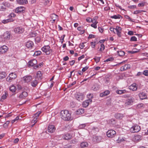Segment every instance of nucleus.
I'll return each instance as SVG.
<instances>
[{"mask_svg":"<svg viewBox=\"0 0 148 148\" xmlns=\"http://www.w3.org/2000/svg\"><path fill=\"white\" fill-rule=\"evenodd\" d=\"M60 116L62 119L64 121H69L71 118V114L66 110H62L61 111Z\"/></svg>","mask_w":148,"mask_h":148,"instance_id":"f257e3e1","label":"nucleus"},{"mask_svg":"<svg viewBox=\"0 0 148 148\" xmlns=\"http://www.w3.org/2000/svg\"><path fill=\"white\" fill-rule=\"evenodd\" d=\"M41 49L47 55L50 54L52 51V50L50 49V47L48 45L44 46L41 48Z\"/></svg>","mask_w":148,"mask_h":148,"instance_id":"f03ea898","label":"nucleus"},{"mask_svg":"<svg viewBox=\"0 0 148 148\" xmlns=\"http://www.w3.org/2000/svg\"><path fill=\"white\" fill-rule=\"evenodd\" d=\"M17 77V75L15 73H12L9 74V76L6 78V81L11 82L15 79Z\"/></svg>","mask_w":148,"mask_h":148,"instance_id":"7ed1b4c3","label":"nucleus"},{"mask_svg":"<svg viewBox=\"0 0 148 148\" xmlns=\"http://www.w3.org/2000/svg\"><path fill=\"white\" fill-rule=\"evenodd\" d=\"M140 126L136 124H134L130 128V132L132 133L137 132L140 130Z\"/></svg>","mask_w":148,"mask_h":148,"instance_id":"20e7f679","label":"nucleus"},{"mask_svg":"<svg viewBox=\"0 0 148 148\" xmlns=\"http://www.w3.org/2000/svg\"><path fill=\"white\" fill-rule=\"evenodd\" d=\"M116 132L113 130H110L107 132V136L108 137L112 138L116 134Z\"/></svg>","mask_w":148,"mask_h":148,"instance_id":"39448f33","label":"nucleus"},{"mask_svg":"<svg viewBox=\"0 0 148 148\" xmlns=\"http://www.w3.org/2000/svg\"><path fill=\"white\" fill-rule=\"evenodd\" d=\"M75 97L77 100L80 101L84 99V96L83 93L77 92L76 94Z\"/></svg>","mask_w":148,"mask_h":148,"instance_id":"423d86ee","label":"nucleus"},{"mask_svg":"<svg viewBox=\"0 0 148 148\" xmlns=\"http://www.w3.org/2000/svg\"><path fill=\"white\" fill-rule=\"evenodd\" d=\"M8 49V47L5 45H3L0 47V53L3 54L7 52Z\"/></svg>","mask_w":148,"mask_h":148,"instance_id":"0eeeda50","label":"nucleus"},{"mask_svg":"<svg viewBox=\"0 0 148 148\" xmlns=\"http://www.w3.org/2000/svg\"><path fill=\"white\" fill-rule=\"evenodd\" d=\"M14 31L16 33L20 34L24 32V29L22 27H17L14 29Z\"/></svg>","mask_w":148,"mask_h":148,"instance_id":"6e6552de","label":"nucleus"},{"mask_svg":"<svg viewBox=\"0 0 148 148\" xmlns=\"http://www.w3.org/2000/svg\"><path fill=\"white\" fill-rule=\"evenodd\" d=\"M133 99L131 97H128L125 103V106L132 105L133 101Z\"/></svg>","mask_w":148,"mask_h":148,"instance_id":"1a4fd4ad","label":"nucleus"},{"mask_svg":"<svg viewBox=\"0 0 148 148\" xmlns=\"http://www.w3.org/2000/svg\"><path fill=\"white\" fill-rule=\"evenodd\" d=\"M92 102V99L86 100L83 102L82 104V106L86 108L88 106L90 103H91Z\"/></svg>","mask_w":148,"mask_h":148,"instance_id":"9d476101","label":"nucleus"},{"mask_svg":"<svg viewBox=\"0 0 148 148\" xmlns=\"http://www.w3.org/2000/svg\"><path fill=\"white\" fill-rule=\"evenodd\" d=\"M142 139V136L140 135L136 134L135 135L133 139L134 141L136 142H138L140 141Z\"/></svg>","mask_w":148,"mask_h":148,"instance_id":"9b49d317","label":"nucleus"},{"mask_svg":"<svg viewBox=\"0 0 148 148\" xmlns=\"http://www.w3.org/2000/svg\"><path fill=\"white\" fill-rule=\"evenodd\" d=\"M102 140V137L100 136H94L92 138V140L95 143H98Z\"/></svg>","mask_w":148,"mask_h":148,"instance_id":"f8f14e48","label":"nucleus"},{"mask_svg":"<svg viewBox=\"0 0 148 148\" xmlns=\"http://www.w3.org/2000/svg\"><path fill=\"white\" fill-rule=\"evenodd\" d=\"M56 130V128L53 125H49L48 127V131L49 132L51 133L54 132Z\"/></svg>","mask_w":148,"mask_h":148,"instance_id":"ddd939ff","label":"nucleus"},{"mask_svg":"<svg viewBox=\"0 0 148 148\" xmlns=\"http://www.w3.org/2000/svg\"><path fill=\"white\" fill-rule=\"evenodd\" d=\"M138 95L140 99L141 100L145 99L147 98L146 94L143 91L140 92Z\"/></svg>","mask_w":148,"mask_h":148,"instance_id":"4468645a","label":"nucleus"},{"mask_svg":"<svg viewBox=\"0 0 148 148\" xmlns=\"http://www.w3.org/2000/svg\"><path fill=\"white\" fill-rule=\"evenodd\" d=\"M25 8L22 6L17 7L15 10V12L17 13L23 12L24 11Z\"/></svg>","mask_w":148,"mask_h":148,"instance_id":"2eb2a0df","label":"nucleus"},{"mask_svg":"<svg viewBox=\"0 0 148 148\" xmlns=\"http://www.w3.org/2000/svg\"><path fill=\"white\" fill-rule=\"evenodd\" d=\"M72 135L69 133H67L63 135L62 138L64 140H69L71 138Z\"/></svg>","mask_w":148,"mask_h":148,"instance_id":"dca6fc26","label":"nucleus"},{"mask_svg":"<svg viewBox=\"0 0 148 148\" xmlns=\"http://www.w3.org/2000/svg\"><path fill=\"white\" fill-rule=\"evenodd\" d=\"M115 29L116 30L117 34L118 36L120 37L121 36V31L122 30L121 27H119L116 26V28Z\"/></svg>","mask_w":148,"mask_h":148,"instance_id":"f3484780","label":"nucleus"},{"mask_svg":"<svg viewBox=\"0 0 148 148\" xmlns=\"http://www.w3.org/2000/svg\"><path fill=\"white\" fill-rule=\"evenodd\" d=\"M129 89L133 91H136L137 89L136 83H134L131 85L129 86Z\"/></svg>","mask_w":148,"mask_h":148,"instance_id":"a211bd4d","label":"nucleus"},{"mask_svg":"<svg viewBox=\"0 0 148 148\" xmlns=\"http://www.w3.org/2000/svg\"><path fill=\"white\" fill-rule=\"evenodd\" d=\"M27 92L25 91H24L19 95L18 97L21 99H24L27 96Z\"/></svg>","mask_w":148,"mask_h":148,"instance_id":"6ab92c4d","label":"nucleus"},{"mask_svg":"<svg viewBox=\"0 0 148 148\" xmlns=\"http://www.w3.org/2000/svg\"><path fill=\"white\" fill-rule=\"evenodd\" d=\"M37 63V61L36 59H33L30 60L29 63V65L30 66H34L36 65Z\"/></svg>","mask_w":148,"mask_h":148,"instance_id":"aec40b11","label":"nucleus"},{"mask_svg":"<svg viewBox=\"0 0 148 148\" xmlns=\"http://www.w3.org/2000/svg\"><path fill=\"white\" fill-rule=\"evenodd\" d=\"M23 78L25 82L28 83L31 80L32 77L31 76H28L24 77Z\"/></svg>","mask_w":148,"mask_h":148,"instance_id":"412c9836","label":"nucleus"},{"mask_svg":"<svg viewBox=\"0 0 148 148\" xmlns=\"http://www.w3.org/2000/svg\"><path fill=\"white\" fill-rule=\"evenodd\" d=\"M10 33L8 32H6L3 35V38L5 39H8L10 38Z\"/></svg>","mask_w":148,"mask_h":148,"instance_id":"4be33fe9","label":"nucleus"},{"mask_svg":"<svg viewBox=\"0 0 148 148\" xmlns=\"http://www.w3.org/2000/svg\"><path fill=\"white\" fill-rule=\"evenodd\" d=\"M34 45L33 42L31 41H28L26 43V47L29 48H31Z\"/></svg>","mask_w":148,"mask_h":148,"instance_id":"5701e85b","label":"nucleus"},{"mask_svg":"<svg viewBox=\"0 0 148 148\" xmlns=\"http://www.w3.org/2000/svg\"><path fill=\"white\" fill-rule=\"evenodd\" d=\"M130 68V64H125L123 66H122L120 68V70L121 71H123Z\"/></svg>","mask_w":148,"mask_h":148,"instance_id":"b1692460","label":"nucleus"},{"mask_svg":"<svg viewBox=\"0 0 148 148\" xmlns=\"http://www.w3.org/2000/svg\"><path fill=\"white\" fill-rule=\"evenodd\" d=\"M99 88V85L97 84H95L92 87L91 89L94 91H97Z\"/></svg>","mask_w":148,"mask_h":148,"instance_id":"393cba45","label":"nucleus"},{"mask_svg":"<svg viewBox=\"0 0 148 148\" xmlns=\"http://www.w3.org/2000/svg\"><path fill=\"white\" fill-rule=\"evenodd\" d=\"M114 116L116 119H121L124 116V115L122 114L116 113L115 114Z\"/></svg>","mask_w":148,"mask_h":148,"instance_id":"a878e982","label":"nucleus"},{"mask_svg":"<svg viewBox=\"0 0 148 148\" xmlns=\"http://www.w3.org/2000/svg\"><path fill=\"white\" fill-rule=\"evenodd\" d=\"M17 3L20 5H23L27 3V0H16Z\"/></svg>","mask_w":148,"mask_h":148,"instance_id":"bb28decb","label":"nucleus"},{"mask_svg":"<svg viewBox=\"0 0 148 148\" xmlns=\"http://www.w3.org/2000/svg\"><path fill=\"white\" fill-rule=\"evenodd\" d=\"M9 89L12 92H15L16 90V87L14 85H12L10 86Z\"/></svg>","mask_w":148,"mask_h":148,"instance_id":"cd10ccee","label":"nucleus"},{"mask_svg":"<svg viewBox=\"0 0 148 148\" xmlns=\"http://www.w3.org/2000/svg\"><path fill=\"white\" fill-rule=\"evenodd\" d=\"M6 76V74L5 72H0V79H3Z\"/></svg>","mask_w":148,"mask_h":148,"instance_id":"c85d7f7f","label":"nucleus"},{"mask_svg":"<svg viewBox=\"0 0 148 148\" xmlns=\"http://www.w3.org/2000/svg\"><path fill=\"white\" fill-rule=\"evenodd\" d=\"M110 93V91L108 90H106L100 94V96L101 97H103L108 95Z\"/></svg>","mask_w":148,"mask_h":148,"instance_id":"c756f323","label":"nucleus"},{"mask_svg":"<svg viewBox=\"0 0 148 148\" xmlns=\"http://www.w3.org/2000/svg\"><path fill=\"white\" fill-rule=\"evenodd\" d=\"M38 83V81L36 80L32 81L31 83V85L33 87H35Z\"/></svg>","mask_w":148,"mask_h":148,"instance_id":"7c9ffc66","label":"nucleus"},{"mask_svg":"<svg viewBox=\"0 0 148 148\" xmlns=\"http://www.w3.org/2000/svg\"><path fill=\"white\" fill-rule=\"evenodd\" d=\"M84 110L83 109H80L78 110L76 112V114L77 115H81L84 112Z\"/></svg>","mask_w":148,"mask_h":148,"instance_id":"2f4dec72","label":"nucleus"},{"mask_svg":"<svg viewBox=\"0 0 148 148\" xmlns=\"http://www.w3.org/2000/svg\"><path fill=\"white\" fill-rule=\"evenodd\" d=\"M88 146V144L87 142H83L81 143L80 144V146L82 148L86 147Z\"/></svg>","mask_w":148,"mask_h":148,"instance_id":"473e14b6","label":"nucleus"},{"mask_svg":"<svg viewBox=\"0 0 148 148\" xmlns=\"http://www.w3.org/2000/svg\"><path fill=\"white\" fill-rule=\"evenodd\" d=\"M52 19L53 20V21L54 22L56 20L58 16L55 14H52L51 16Z\"/></svg>","mask_w":148,"mask_h":148,"instance_id":"72a5a7b5","label":"nucleus"},{"mask_svg":"<svg viewBox=\"0 0 148 148\" xmlns=\"http://www.w3.org/2000/svg\"><path fill=\"white\" fill-rule=\"evenodd\" d=\"M121 17V16L120 15L117 14V15H114L112 16H111L110 18H112L117 19L120 18Z\"/></svg>","mask_w":148,"mask_h":148,"instance_id":"f704fd0d","label":"nucleus"},{"mask_svg":"<svg viewBox=\"0 0 148 148\" xmlns=\"http://www.w3.org/2000/svg\"><path fill=\"white\" fill-rule=\"evenodd\" d=\"M117 53L119 56H124L125 54L124 52L121 50L117 51Z\"/></svg>","mask_w":148,"mask_h":148,"instance_id":"c9c22d12","label":"nucleus"},{"mask_svg":"<svg viewBox=\"0 0 148 148\" xmlns=\"http://www.w3.org/2000/svg\"><path fill=\"white\" fill-rule=\"evenodd\" d=\"M126 92V90H117L116 91V93L119 94H121L125 93Z\"/></svg>","mask_w":148,"mask_h":148,"instance_id":"e433bc0d","label":"nucleus"},{"mask_svg":"<svg viewBox=\"0 0 148 148\" xmlns=\"http://www.w3.org/2000/svg\"><path fill=\"white\" fill-rule=\"evenodd\" d=\"M41 54V51H36L34 54H33V56H38L40 55Z\"/></svg>","mask_w":148,"mask_h":148,"instance_id":"4c0bfd02","label":"nucleus"},{"mask_svg":"<svg viewBox=\"0 0 148 148\" xmlns=\"http://www.w3.org/2000/svg\"><path fill=\"white\" fill-rule=\"evenodd\" d=\"M138 51V50L137 49H133L132 51H129V53L133 54L134 53H137Z\"/></svg>","mask_w":148,"mask_h":148,"instance_id":"58836bf2","label":"nucleus"},{"mask_svg":"<svg viewBox=\"0 0 148 148\" xmlns=\"http://www.w3.org/2000/svg\"><path fill=\"white\" fill-rule=\"evenodd\" d=\"M10 123L9 121H7L5 123H4L3 125V127L4 128H6L8 126V125H9Z\"/></svg>","mask_w":148,"mask_h":148,"instance_id":"ea45409f","label":"nucleus"},{"mask_svg":"<svg viewBox=\"0 0 148 148\" xmlns=\"http://www.w3.org/2000/svg\"><path fill=\"white\" fill-rule=\"evenodd\" d=\"M143 11V10H136L134 11L133 12V14H137L141 13Z\"/></svg>","mask_w":148,"mask_h":148,"instance_id":"a19ab883","label":"nucleus"},{"mask_svg":"<svg viewBox=\"0 0 148 148\" xmlns=\"http://www.w3.org/2000/svg\"><path fill=\"white\" fill-rule=\"evenodd\" d=\"M51 3V0H44V4L45 5L50 4Z\"/></svg>","mask_w":148,"mask_h":148,"instance_id":"79ce46f5","label":"nucleus"},{"mask_svg":"<svg viewBox=\"0 0 148 148\" xmlns=\"http://www.w3.org/2000/svg\"><path fill=\"white\" fill-rule=\"evenodd\" d=\"M8 96V92H5V94L3 95L1 97V98L2 99H5Z\"/></svg>","mask_w":148,"mask_h":148,"instance_id":"37998d69","label":"nucleus"},{"mask_svg":"<svg viewBox=\"0 0 148 148\" xmlns=\"http://www.w3.org/2000/svg\"><path fill=\"white\" fill-rule=\"evenodd\" d=\"M100 57H95V58H93L94 59L95 61L96 62V63H97L99 62L100 60Z\"/></svg>","mask_w":148,"mask_h":148,"instance_id":"c03bdc74","label":"nucleus"},{"mask_svg":"<svg viewBox=\"0 0 148 148\" xmlns=\"http://www.w3.org/2000/svg\"><path fill=\"white\" fill-rule=\"evenodd\" d=\"M131 41H137V38L135 36H132L130 40Z\"/></svg>","mask_w":148,"mask_h":148,"instance_id":"a18cd8bd","label":"nucleus"},{"mask_svg":"<svg viewBox=\"0 0 148 148\" xmlns=\"http://www.w3.org/2000/svg\"><path fill=\"white\" fill-rule=\"evenodd\" d=\"M145 2H142L138 4V6L139 7H143L145 5Z\"/></svg>","mask_w":148,"mask_h":148,"instance_id":"49530a36","label":"nucleus"},{"mask_svg":"<svg viewBox=\"0 0 148 148\" xmlns=\"http://www.w3.org/2000/svg\"><path fill=\"white\" fill-rule=\"evenodd\" d=\"M87 97L88 99H91L93 97V94L90 93L88 94L87 95Z\"/></svg>","mask_w":148,"mask_h":148,"instance_id":"de8ad7c7","label":"nucleus"},{"mask_svg":"<svg viewBox=\"0 0 148 148\" xmlns=\"http://www.w3.org/2000/svg\"><path fill=\"white\" fill-rule=\"evenodd\" d=\"M86 126L85 124H82L80 125L79 126V129H81L84 128Z\"/></svg>","mask_w":148,"mask_h":148,"instance_id":"09e8293b","label":"nucleus"},{"mask_svg":"<svg viewBox=\"0 0 148 148\" xmlns=\"http://www.w3.org/2000/svg\"><path fill=\"white\" fill-rule=\"evenodd\" d=\"M38 119V118L36 117V116H35L33 120L32 121V123H35V124L37 122V119Z\"/></svg>","mask_w":148,"mask_h":148,"instance_id":"8fccbe9b","label":"nucleus"},{"mask_svg":"<svg viewBox=\"0 0 148 148\" xmlns=\"http://www.w3.org/2000/svg\"><path fill=\"white\" fill-rule=\"evenodd\" d=\"M115 121L113 119H111L108 121V123L111 124H114L115 122Z\"/></svg>","mask_w":148,"mask_h":148,"instance_id":"3c124183","label":"nucleus"},{"mask_svg":"<svg viewBox=\"0 0 148 148\" xmlns=\"http://www.w3.org/2000/svg\"><path fill=\"white\" fill-rule=\"evenodd\" d=\"M114 58L112 57L110 58L105 60V62L112 61L114 60Z\"/></svg>","mask_w":148,"mask_h":148,"instance_id":"603ef678","label":"nucleus"},{"mask_svg":"<svg viewBox=\"0 0 148 148\" xmlns=\"http://www.w3.org/2000/svg\"><path fill=\"white\" fill-rule=\"evenodd\" d=\"M125 18L129 20V21H131L132 22H133V21L132 20V19L130 18V17L127 15H125L124 16Z\"/></svg>","mask_w":148,"mask_h":148,"instance_id":"864d4df0","label":"nucleus"},{"mask_svg":"<svg viewBox=\"0 0 148 148\" xmlns=\"http://www.w3.org/2000/svg\"><path fill=\"white\" fill-rule=\"evenodd\" d=\"M143 74L146 76H148V70H145L143 71Z\"/></svg>","mask_w":148,"mask_h":148,"instance_id":"5fc2aeb1","label":"nucleus"},{"mask_svg":"<svg viewBox=\"0 0 148 148\" xmlns=\"http://www.w3.org/2000/svg\"><path fill=\"white\" fill-rule=\"evenodd\" d=\"M89 68V66H86L85 67L83 68L82 69V71L83 72H84L86 71Z\"/></svg>","mask_w":148,"mask_h":148,"instance_id":"6e6d98bb","label":"nucleus"},{"mask_svg":"<svg viewBox=\"0 0 148 148\" xmlns=\"http://www.w3.org/2000/svg\"><path fill=\"white\" fill-rule=\"evenodd\" d=\"M19 116H17L14 119L12 120L11 121V123H13L14 122H15L16 121L18 120L19 119Z\"/></svg>","mask_w":148,"mask_h":148,"instance_id":"4d7b16f0","label":"nucleus"},{"mask_svg":"<svg viewBox=\"0 0 148 148\" xmlns=\"http://www.w3.org/2000/svg\"><path fill=\"white\" fill-rule=\"evenodd\" d=\"M105 48V46L103 44H101V48L99 50L100 51L103 50Z\"/></svg>","mask_w":148,"mask_h":148,"instance_id":"13d9d810","label":"nucleus"},{"mask_svg":"<svg viewBox=\"0 0 148 148\" xmlns=\"http://www.w3.org/2000/svg\"><path fill=\"white\" fill-rule=\"evenodd\" d=\"M10 19H7L6 20H3L2 21V23L4 24H5L9 21H10Z\"/></svg>","mask_w":148,"mask_h":148,"instance_id":"bf43d9fd","label":"nucleus"},{"mask_svg":"<svg viewBox=\"0 0 148 148\" xmlns=\"http://www.w3.org/2000/svg\"><path fill=\"white\" fill-rule=\"evenodd\" d=\"M124 140V139L123 138H118V139L117 141V142L118 143H120L123 142Z\"/></svg>","mask_w":148,"mask_h":148,"instance_id":"052dcab7","label":"nucleus"},{"mask_svg":"<svg viewBox=\"0 0 148 148\" xmlns=\"http://www.w3.org/2000/svg\"><path fill=\"white\" fill-rule=\"evenodd\" d=\"M5 9V6H1L0 7V11H4Z\"/></svg>","mask_w":148,"mask_h":148,"instance_id":"680f3d73","label":"nucleus"},{"mask_svg":"<svg viewBox=\"0 0 148 148\" xmlns=\"http://www.w3.org/2000/svg\"><path fill=\"white\" fill-rule=\"evenodd\" d=\"M64 148H71L72 146L70 145L67 144L64 145Z\"/></svg>","mask_w":148,"mask_h":148,"instance_id":"e2e57ef3","label":"nucleus"},{"mask_svg":"<svg viewBox=\"0 0 148 148\" xmlns=\"http://www.w3.org/2000/svg\"><path fill=\"white\" fill-rule=\"evenodd\" d=\"M16 86L17 87V89L18 90H21L22 89V87L20 85L17 84L16 85Z\"/></svg>","mask_w":148,"mask_h":148,"instance_id":"0e129e2a","label":"nucleus"},{"mask_svg":"<svg viewBox=\"0 0 148 148\" xmlns=\"http://www.w3.org/2000/svg\"><path fill=\"white\" fill-rule=\"evenodd\" d=\"M144 105L142 103H141L140 104H138L137 106V108H140L142 107H143Z\"/></svg>","mask_w":148,"mask_h":148,"instance_id":"69168bd1","label":"nucleus"},{"mask_svg":"<svg viewBox=\"0 0 148 148\" xmlns=\"http://www.w3.org/2000/svg\"><path fill=\"white\" fill-rule=\"evenodd\" d=\"M41 113V112L40 111L36 113L35 114V116L36 117L38 118L39 115Z\"/></svg>","mask_w":148,"mask_h":148,"instance_id":"338daca9","label":"nucleus"},{"mask_svg":"<svg viewBox=\"0 0 148 148\" xmlns=\"http://www.w3.org/2000/svg\"><path fill=\"white\" fill-rule=\"evenodd\" d=\"M86 20V21L88 23H90L92 21V19L91 18L89 17L87 18Z\"/></svg>","mask_w":148,"mask_h":148,"instance_id":"774afa93","label":"nucleus"}]
</instances>
